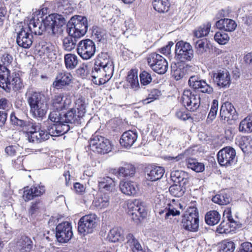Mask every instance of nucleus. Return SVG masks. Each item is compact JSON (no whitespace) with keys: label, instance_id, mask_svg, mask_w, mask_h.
I'll use <instances>...</instances> for the list:
<instances>
[{"label":"nucleus","instance_id":"f257e3e1","mask_svg":"<svg viewBox=\"0 0 252 252\" xmlns=\"http://www.w3.org/2000/svg\"><path fill=\"white\" fill-rule=\"evenodd\" d=\"M65 24V19L61 15L52 14L40 21L38 18L32 17L26 24L29 32L32 34L41 35L44 31L55 34L62 32V28Z\"/></svg>","mask_w":252,"mask_h":252},{"label":"nucleus","instance_id":"f03ea898","mask_svg":"<svg viewBox=\"0 0 252 252\" xmlns=\"http://www.w3.org/2000/svg\"><path fill=\"white\" fill-rule=\"evenodd\" d=\"M27 100L31 115L35 119H43L48 109L43 95L38 92H30L27 94Z\"/></svg>","mask_w":252,"mask_h":252},{"label":"nucleus","instance_id":"7ed1b4c3","mask_svg":"<svg viewBox=\"0 0 252 252\" xmlns=\"http://www.w3.org/2000/svg\"><path fill=\"white\" fill-rule=\"evenodd\" d=\"M101 65L102 72L97 74L94 71L93 73L92 81L96 85L104 84L112 77L114 71V64L111 57L107 53H102V62L98 63Z\"/></svg>","mask_w":252,"mask_h":252},{"label":"nucleus","instance_id":"20e7f679","mask_svg":"<svg viewBox=\"0 0 252 252\" xmlns=\"http://www.w3.org/2000/svg\"><path fill=\"white\" fill-rule=\"evenodd\" d=\"M17 34L16 42L17 44L24 48H29L33 42V36L29 32V28L26 23L18 24L15 28Z\"/></svg>","mask_w":252,"mask_h":252},{"label":"nucleus","instance_id":"39448f33","mask_svg":"<svg viewBox=\"0 0 252 252\" xmlns=\"http://www.w3.org/2000/svg\"><path fill=\"white\" fill-rule=\"evenodd\" d=\"M128 213L131 220L138 223L146 217L147 212L143 202L139 199H134L127 203Z\"/></svg>","mask_w":252,"mask_h":252},{"label":"nucleus","instance_id":"423d86ee","mask_svg":"<svg viewBox=\"0 0 252 252\" xmlns=\"http://www.w3.org/2000/svg\"><path fill=\"white\" fill-rule=\"evenodd\" d=\"M183 228L189 231L196 232L199 227L198 213L196 208H190L183 216L182 220Z\"/></svg>","mask_w":252,"mask_h":252},{"label":"nucleus","instance_id":"0eeeda50","mask_svg":"<svg viewBox=\"0 0 252 252\" xmlns=\"http://www.w3.org/2000/svg\"><path fill=\"white\" fill-rule=\"evenodd\" d=\"M97 217L94 214H91L81 217L78 223L79 233L85 235L92 233L97 225Z\"/></svg>","mask_w":252,"mask_h":252},{"label":"nucleus","instance_id":"6e6552de","mask_svg":"<svg viewBox=\"0 0 252 252\" xmlns=\"http://www.w3.org/2000/svg\"><path fill=\"white\" fill-rule=\"evenodd\" d=\"M90 147L93 151L105 154L111 151L112 146L109 140L104 137L93 135L90 141Z\"/></svg>","mask_w":252,"mask_h":252},{"label":"nucleus","instance_id":"1a4fd4ad","mask_svg":"<svg viewBox=\"0 0 252 252\" xmlns=\"http://www.w3.org/2000/svg\"><path fill=\"white\" fill-rule=\"evenodd\" d=\"M148 64L155 72L163 74L167 70L168 65L166 60L160 55L153 53L147 58Z\"/></svg>","mask_w":252,"mask_h":252},{"label":"nucleus","instance_id":"9d476101","mask_svg":"<svg viewBox=\"0 0 252 252\" xmlns=\"http://www.w3.org/2000/svg\"><path fill=\"white\" fill-rule=\"evenodd\" d=\"M175 57L181 62L190 61L193 58L191 45L182 40L177 42L175 45Z\"/></svg>","mask_w":252,"mask_h":252},{"label":"nucleus","instance_id":"9b49d317","mask_svg":"<svg viewBox=\"0 0 252 252\" xmlns=\"http://www.w3.org/2000/svg\"><path fill=\"white\" fill-rule=\"evenodd\" d=\"M217 157L221 166H231L236 162V151L231 147H226L220 150L217 154Z\"/></svg>","mask_w":252,"mask_h":252},{"label":"nucleus","instance_id":"f8f14e48","mask_svg":"<svg viewBox=\"0 0 252 252\" xmlns=\"http://www.w3.org/2000/svg\"><path fill=\"white\" fill-rule=\"evenodd\" d=\"M95 52L94 43L90 39L80 41L77 45V53L84 60H89L94 55Z\"/></svg>","mask_w":252,"mask_h":252},{"label":"nucleus","instance_id":"ddd939ff","mask_svg":"<svg viewBox=\"0 0 252 252\" xmlns=\"http://www.w3.org/2000/svg\"><path fill=\"white\" fill-rule=\"evenodd\" d=\"M212 77L214 82L220 88H227L231 83L230 72L226 69L222 68L213 71Z\"/></svg>","mask_w":252,"mask_h":252},{"label":"nucleus","instance_id":"4468645a","mask_svg":"<svg viewBox=\"0 0 252 252\" xmlns=\"http://www.w3.org/2000/svg\"><path fill=\"white\" fill-rule=\"evenodd\" d=\"M182 99V103L187 109L191 111L196 110L200 104V96L197 94L192 93L189 90H186L184 91Z\"/></svg>","mask_w":252,"mask_h":252},{"label":"nucleus","instance_id":"2eb2a0df","mask_svg":"<svg viewBox=\"0 0 252 252\" xmlns=\"http://www.w3.org/2000/svg\"><path fill=\"white\" fill-rule=\"evenodd\" d=\"M73 232L71 223L64 221L59 223L56 228V236L60 243H66L72 237Z\"/></svg>","mask_w":252,"mask_h":252},{"label":"nucleus","instance_id":"dca6fc26","mask_svg":"<svg viewBox=\"0 0 252 252\" xmlns=\"http://www.w3.org/2000/svg\"><path fill=\"white\" fill-rule=\"evenodd\" d=\"M190 87L194 90H199L203 93L211 94L213 92V88L208 84L206 81L200 80L197 76H191L188 81Z\"/></svg>","mask_w":252,"mask_h":252},{"label":"nucleus","instance_id":"f3484780","mask_svg":"<svg viewBox=\"0 0 252 252\" xmlns=\"http://www.w3.org/2000/svg\"><path fill=\"white\" fill-rule=\"evenodd\" d=\"M181 207L180 204H176L174 200H173L171 203H167L164 208L159 209L158 213L161 217H164L165 219H168L170 216L179 215L180 212L178 209Z\"/></svg>","mask_w":252,"mask_h":252},{"label":"nucleus","instance_id":"a211bd4d","mask_svg":"<svg viewBox=\"0 0 252 252\" xmlns=\"http://www.w3.org/2000/svg\"><path fill=\"white\" fill-rule=\"evenodd\" d=\"M119 188L121 192L127 196H134L139 191V187L136 182L123 180L120 181Z\"/></svg>","mask_w":252,"mask_h":252},{"label":"nucleus","instance_id":"6ab92c4d","mask_svg":"<svg viewBox=\"0 0 252 252\" xmlns=\"http://www.w3.org/2000/svg\"><path fill=\"white\" fill-rule=\"evenodd\" d=\"M98 182L100 191L112 192L116 190L117 181L115 179L106 176L100 178Z\"/></svg>","mask_w":252,"mask_h":252},{"label":"nucleus","instance_id":"aec40b11","mask_svg":"<svg viewBox=\"0 0 252 252\" xmlns=\"http://www.w3.org/2000/svg\"><path fill=\"white\" fill-rule=\"evenodd\" d=\"M45 192V187L43 186H33L31 188H24L23 198L25 201L33 199L43 194Z\"/></svg>","mask_w":252,"mask_h":252},{"label":"nucleus","instance_id":"412c9836","mask_svg":"<svg viewBox=\"0 0 252 252\" xmlns=\"http://www.w3.org/2000/svg\"><path fill=\"white\" fill-rule=\"evenodd\" d=\"M137 137L136 131L128 130L123 133L120 140V143L122 146L129 148L136 141Z\"/></svg>","mask_w":252,"mask_h":252},{"label":"nucleus","instance_id":"4be33fe9","mask_svg":"<svg viewBox=\"0 0 252 252\" xmlns=\"http://www.w3.org/2000/svg\"><path fill=\"white\" fill-rule=\"evenodd\" d=\"M72 79V76L70 73L60 72L57 75L56 80L53 82V87L60 89L63 86L69 85Z\"/></svg>","mask_w":252,"mask_h":252},{"label":"nucleus","instance_id":"5701e85b","mask_svg":"<svg viewBox=\"0 0 252 252\" xmlns=\"http://www.w3.org/2000/svg\"><path fill=\"white\" fill-rule=\"evenodd\" d=\"M6 84L7 87L3 89L7 92H9L11 89L15 92L20 91L25 86L21 78L16 74L12 76V78H8Z\"/></svg>","mask_w":252,"mask_h":252},{"label":"nucleus","instance_id":"b1692460","mask_svg":"<svg viewBox=\"0 0 252 252\" xmlns=\"http://www.w3.org/2000/svg\"><path fill=\"white\" fill-rule=\"evenodd\" d=\"M16 249L20 252H30L33 248V242L27 236H22L15 243Z\"/></svg>","mask_w":252,"mask_h":252},{"label":"nucleus","instance_id":"393cba45","mask_svg":"<svg viewBox=\"0 0 252 252\" xmlns=\"http://www.w3.org/2000/svg\"><path fill=\"white\" fill-rule=\"evenodd\" d=\"M217 28L228 32H232L235 30L237 24L232 19L228 18L220 19L216 23Z\"/></svg>","mask_w":252,"mask_h":252},{"label":"nucleus","instance_id":"a878e982","mask_svg":"<svg viewBox=\"0 0 252 252\" xmlns=\"http://www.w3.org/2000/svg\"><path fill=\"white\" fill-rule=\"evenodd\" d=\"M126 239L125 245L127 248H129L133 252H144L142 246L132 234H127Z\"/></svg>","mask_w":252,"mask_h":252},{"label":"nucleus","instance_id":"bb28decb","mask_svg":"<svg viewBox=\"0 0 252 252\" xmlns=\"http://www.w3.org/2000/svg\"><path fill=\"white\" fill-rule=\"evenodd\" d=\"M71 102L70 98H66L63 100L62 95H56L53 99L52 109L54 110H62L68 107Z\"/></svg>","mask_w":252,"mask_h":252},{"label":"nucleus","instance_id":"cd10ccee","mask_svg":"<svg viewBox=\"0 0 252 252\" xmlns=\"http://www.w3.org/2000/svg\"><path fill=\"white\" fill-rule=\"evenodd\" d=\"M64 122L66 124H79L81 123V119L83 118L79 116V114L76 113L75 108L69 109L66 113L63 114Z\"/></svg>","mask_w":252,"mask_h":252},{"label":"nucleus","instance_id":"c85d7f7f","mask_svg":"<svg viewBox=\"0 0 252 252\" xmlns=\"http://www.w3.org/2000/svg\"><path fill=\"white\" fill-rule=\"evenodd\" d=\"M69 22L78 29H80V32L86 33L88 30V21L86 17L76 15L73 17Z\"/></svg>","mask_w":252,"mask_h":252},{"label":"nucleus","instance_id":"c756f323","mask_svg":"<svg viewBox=\"0 0 252 252\" xmlns=\"http://www.w3.org/2000/svg\"><path fill=\"white\" fill-rule=\"evenodd\" d=\"M236 143L244 153H248L252 151V138L244 136L236 139Z\"/></svg>","mask_w":252,"mask_h":252},{"label":"nucleus","instance_id":"7c9ffc66","mask_svg":"<svg viewBox=\"0 0 252 252\" xmlns=\"http://www.w3.org/2000/svg\"><path fill=\"white\" fill-rule=\"evenodd\" d=\"M236 112L235 109L233 105L229 102H225L222 104L220 110V117L223 120L230 119Z\"/></svg>","mask_w":252,"mask_h":252},{"label":"nucleus","instance_id":"2f4dec72","mask_svg":"<svg viewBox=\"0 0 252 252\" xmlns=\"http://www.w3.org/2000/svg\"><path fill=\"white\" fill-rule=\"evenodd\" d=\"M164 172V169L163 167L155 166L152 168L150 171L147 172L146 178L151 181H157L161 178Z\"/></svg>","mask_w":252,"mask_h":252},{"label":"nucleus","instance_id":"473e14b6","mask_svg":"<svg viewBox=\"0 0 252 252\" xmlns=\"http://www.w3.org/2000/svg\"><path fill=\"white\" fill-rule=\"evenodd\" d=\"M171 179L175 184L186 185L188 182V174L181 170H175L171 173Z\"/></svg>","mask_w":252,"mask_h":252},{"label":"nucleus","instance_id":"72a5a7b5","mask_svg":"<svg viewBox=\"0 0 252 252\" xmlns=\"http://www.w3.org/2000/svg\"><path fill=\"white\" fill-rule=\"evenodd\" d=\"M155 10L160 13L167 12L170 6V0H154L153 2Z\"/></svg>","mask_w":252,"mask_h":252},{"label":"nucleus","instance_id":"f704fd0d","mask_svg":"<svg viewBox=\"0 0 252 252\" xmlns=\"http://www.w3.org/2000/svg\"><path fill=\"white\" fill-rule=\"evenodd\" d=\"M88 105V100L82 96H80L76 100L75 109L77 110V113L79 114V116L83 117L85 115Z\"/></svg>","mask_w":252,"mask_h":252},{"label":"nucleus","instance_id":"c9c22d12","mask_svg":"<svg viewBox=\"0 0 252 252\" xmlns=\"http://www.w3.org/2000/svg\"><path fill=\"white\" fill-rule=\"evenodd\" d=\"M220 215L217 211H210L207 213L205 220L206 222L210 225L217 224L220 220Z\"/></svg>","mask_w":252,"mask_h":252},{"label":"nucleus","instance_id":"e433bc0d","mask_svg":"<svg viewBox=\"0 0 252 252\" xmlns=\"http://www.w3.org/2000/svg\"><path fill=\"white\" fill-rule=\"evenodd\" d=\"M110 197L107 194H99L93 202L94 205L98 209L106 208L109 204Z\"/></svg>","mask_w":252,"mask_h":252},{"label":"nucleus","instance_id":"4c0bfd02","mask_svg":"<svg viewBox=\"0 0 252 252\" xmlns=\"http://www.w3.org/2000/svg\"><path fill=\"white\" fill-rule=\"evenodd\" d=\"M135 173V168L130 164H125L118 170V175L123 177H132Z\"/></svg>","mask_w":252,"mask_h":252},{"label":"nucleus","instance_id":"58836bf2","mask_svg":"<svg viewBox=\"0 0 252 252\" xmlns=\"http://www.w3.org/2000/svg\"><path fill=\"white\" fill-rule=\"evenodd\" d=\"M127 81L133 89L136 90L139 88V84L138 78V72L136 69H131L128 72Z\"/></svg>","mask_w":252,"mask_h":252},{"label":"nucleus","instance_id":"ea45409f","mask_svg":"<svg viewBox=\"0 0 252 252\" xmlns=\"http://www.w3.org/2000/svg\"><path fill=\"white\" fill-rule=\"evenodd\" d=\"M44 54L52 61L57 58V47L51 43H47L42 47Z\"/></svg>","mask_w":252,"mask_h":252},{"label":"nucleus","instance_id":"a19ab883","mask_svg":"<svg viewBox=\"0 0 252 252\" xmlns=\"http://www.w3.org/2000/svg\"><path fill=\"white\" fill-rule=\"evenodd\" d=\"M186 164L189 168L194 171L196 172H202L205 169L204 165L199 162L194 158H189L186 161Z\"/></svg>","mask_w":252,"mask_h":252},{"label":"nucleus","instance_id":"79ce46f5","mask_svg":"<svg viewBox=\"0 0 252 252\" xmlns=\"http://www.w3.org/2000/svg\"><path fill=\"white\" fill-rule=\"evenodd\" d=\"M194 48L196 53L202 55L207 52L208 48L207 41L206 39H198L194 42Z\"/></svg>","mask_w":252,"mask_h":252},{"label":"nucleus","instance_id":"37998d69","mask_svg":"<svg viewBox=\"0 0 252 252\" xmlns=\"http://www.w3.org/2000/svg\"><path fill=\"white\" fill-rule=\"evenodd\" d=\"M239 131L245 133L252 132V116H249L242 120L239 127Z\"/></svg>","mask_w":252,"mask_h":252},{"label":"nucleus","instance_id":"c03bdc74","mask_svg":"<svg viewBox=\"0 0 252 252\" xmlns=\"http://www.w3.org/2000/svg\"><path fill=\"white\" fill-rule=\"evenodd\" d=\"M231 200L230 195L225 192L217 194L212 198V201L221 205H225L229 203Z\"/></svg>","mask_w":252,"mask_h":252},{"label":"nucleus","instance_id":"a18cd8bd","mask_svg":"<svg viewBox=\"0 0 252 252\" xmlns=\"http://www.w3.org/2000/svg\"><path fill=\"white\" fill-rule=\"evenodd\" d=\"M10 74V71L5 66L0 64V87L2 88L7 87V81Z\"/></svg>","mask_w":252,"mask_h":252},{"label":"nucleus","instance_id":"49530a36","mask_svg":"<svg viewBox=\"0 0 252 252\" xmlns=\"http://www.w3.org/2000/svg\"><path fill=\"white\" fill-rule=\"evenodd\" d=\"M64 62L67 69H74L78 64L77 57L74 54H66L64 56Z\"/></svg>","mask_w":252,"mask_h":252},{"label":"nucleus","instance_id":"de8ad7c7","mask_svg":"<svg viewBox=\"0 0 252 252\" xmlns=\"http://www.w3.org/2000/svg\"><path fill=\"white\" fill-rule=\"evenodd\" d=\"M211 24L207 23L199 27L194 32V36L199 38L207 36L210 31Z\"/></svg>","mask_w":252,"mask_h":252},{"label":"nucleus","instance_id":"09e8293b","mask_svg":"<svg viewBox=\"0 0 252 252\" xmlns=\"http://www.w3.org/2000/svg\"><path fill=\"white\" fill-rule=\"evenodd\" d=\"M235 249V245L231 241L224 240L219 244L220 252H233Z\"/></svg>","mask_w":252,"mask_h":252},{"label":"nucleus","instance_id":"8fccbe9b","mask_svg":"<svg viewBox=\"0 0 252 252\" xmlns=\"http://www.w3.org/2000/svg\"><path fill=\"white\" fill-rule=\"evenodd\" d=\"M185 185L184 184H174L170 187L169 191L172 195L175 197H181L185 193Z\"/></svg>","mask_w":252,"mask_h":252},{"label":"nucleus","instance_id":"3c124183","mask_svg":"<svg viewBox=\"0 0 252 252\" xmlns=\"http://www.w3.org/2000/svg\"><path fill=\"white\" fill-rule=\"evenodd\" d=\"M123 230L120 227H114L111 229L108 234V238L112 242H116L121 238Z\"/></svg>","mask_w":252,"mask_h":252},{"label":"nucleus","instance_id":"603ef678","mask_svg":"<svg viewBox=\"0 0 252 252\" xmlns=\"http://www.w3.org/2000/svg\"><path fill=\"white\" fill-rule=\"evenodd\" d=\"M37 126H32L31 129L28 132V139L31 142H39L40 132Z\"/></svg>","mask_w":252,"mask_h":252},{"label":"nucleus","instance_id":"864d4df0","mask_svg":"<svg viewBox=\"0 0 252 252\" xmlns=\"http://www.w3.org/2000/svg\"><path fill=\"white\" fill-rule=\"evenodd\" d=\"M67 27V32L69 36L72 37L80 38L85 34L84 32H80V29H78L70 22H69Z\"/></svg>","mask_w":252,"mask_h":252},{"label":"nucleus","instance_id":"5fc2aeb1","mask_svg":"<svg viewBox=\"0 0 252 252\" xmlns=\"http://www.w3.org/2000/svg\"><path fill=\"white\" fill-rule=\"evenodd\" d=\"M214 39L219 44L224 45L228 42L229 36L223 32H218L214 35Z\"/></svg>","mask_w":252,"mask_h":252},{"label":"nucleus","instance_id":"6e6d98bb","mask_svg":"<svg viewBox=\"0 0 252 252\" xmlns=\"http://www.w3.org/2000/svg\"><path fill=\"white\" fill-rule=\"evenodd\" d=\"M161 95L160 91L158 89L152 90L149 94L148 96L143 100V103L145 104H149L156 99H157Z\"/></svg>","mask_w":252,"mask_h":252},{"label":"nucleus","instance_id":"4d7b16f0","mask_svg":"<svg viewBox=\"0 0 252 252\" xmlns=\"http://www.w3.org/2000/svg\"><path fill=\"white\" fill-rule=\"evenodd\" d=\"M171 67L172 75L176 80H179L183 77L185 73L181 67H177L176 64L171 65Z\"/></svg>","mask_w":252,"mask_h":252},{"label":"nucleus","instance_id":"13d9d810","mask_svg":"<svg viewBox=\"0 0 252 252\" xmlns=\"http://www.w3.org/2000/svg\"><path fill=\"white\" fill-rule=\"evenodd\" d=\"M40 204L39 202H35L32 203L29 209V213L32 218H34L40 213Z\"/></svg>","mask_w":252,"mask_h":252},{"label":"nucleus","instance_id":"bf43d9fd","mask_svg":"<svg viewBox=\"0 0 252 252\" xmlns=\"http://www.w3.org/2000/svg\"><path fill=\"white\" fill-rule=\"evenodd\" d=\"M123 30L125 32H127L132 34L135 30L134 21L131 18L126 19L125 21Z\"/></svg>","mask_w":252,"mask_h":252},{"label":"nucleus","instance_id":"052dcab7","mask_svg":"<svg viewBox=\"0 0 252 252\" xmlns=\"http://www.w3.org/2000/svg\"><path fill=\"white\" fill-rule=\"evenodd\" d=\"M218 110V101L214 99L213 100L210 111L208 116V119L211 121L216 118Z\"/></svg>","mask_w":252,"mask_h":252},{"label":"nucleus","instance_id":"680f3d73","mask_svg":"<svg viewBox=\"0 0 252 252\" xmlns=\"http://www.w3.org/2000/svg\"><path fill=\"white\" fill-rule=\"evenodd\" d=\"M64 123V122H59L55 124L57 128V133H56L58 134V136L62 135L69 130V126Z\"/></svg>","mask_w":252,"mask_h":252},{"label":"nucleus","instance_id":"e2e57ef3","mask_svg":"<svg viewBox=\"0 0 252 252\" xmlns=\"http://www.w3.org/2000/svg\"><path fill=\"white\" fill-rule=\"evenodd\" d=\"M49 119L51 121L56 124L59 122H64V118L61 116V114L59 112V111H53L50 112Z\"/></svg>","mask_w":252,"mask_h":252},{"label":"nucleus","instance_id":"0e129e2a","mask_svg":"<svg viewBox=\"0 0 252 252\" xmlns=\"http://www.w3.org/2000/svg\"><path fill=\"white\" fill-rule=\"evenodd\" d=\"M71 37V36L66 37L63 41V48L67 51H71L72 49H74L75 47V43Z\"/></svg>","mask_w":252,"mask_h":252},{"label":"nucleus","instance_id":"69168bd1","mask_svg":"<svg viewBox=\"0 0 252 252\" xmlns=\"http://www.w3.org/2000/svg\"><path fill=\"white\" fill-rule=\"evenodd\" d=\"M140 82L143 85H147L150 84L152 80L151 74L146 71H142L140 74Z\"/></svg>","mask_w":252,"mask_h":252},{"label":"nucleus","instance_id":"338daca9","mask_svg":"<svg viewBox=\"0 0 252 252\" xmlns=\"http://www.w3.org/2000/svg\"><path fill=\"white\" fill-rule=\"evenodd\" d=\"M217 231L220 234L231 233V229L228 227V222L222 221L217 227Z\"/></svg>","mask_w":252,"mask_h":252},{"label":"nucleus","instance_id":"774afa93","mask_svg":"<svg viewBox=\"0 0 252 252\" xmlns=\"http://www.w3.org/2000/svg\"><path fill=\"white\" fill-rule=\"evenodd\" d=\"M176 116L179 119L183 121L189 119L190 117L189 114L184 108L177 110Z\"/></svg>","mask_w":252,"mask_h":252}]
</instances>
